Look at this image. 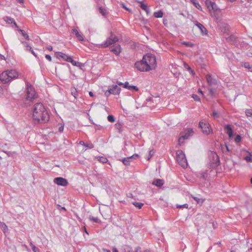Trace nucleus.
Listing matches in <instances>:
<instances>
[{
  "instance_id": "f257e3e1",
  "label": "nucleus",
  "mask_w": 252,
  "mask_h": 252,
  "mask_svg": "<svg viewBox=\"0 0 252 252\" xmlns=\"http://www.w3.org/2000/svg\"><path fill=\"white\" fill-rule=\"evenodd\" d=\"M32 112L33 123L35 125L45 124L49 120L48 113L41 103H35L33 106Z\"/></svg>"
},
{
  "instance_id": "f03ea898",
  "label": "nucleus",
  "mask_w": 252,
  "mask_h": 252,
  "mask_svg": "<svg viewBox=\"0 0 252 252\" xmlns=\"http://www.w3.org/2000/svg\"><path fill=\"white\" fill-rule=\"evenodd\" d=\"M135 67L139 71L141 72H147L152 70L150 65L147 63L144 60L143 56L142 59L140 61L136 62L135 63Z\"/></svg>"
},
{
  "instance_id": "7ed1b4c3",
  "label": "nucleus",
  "mask_w": 252,
  "mask_h": 252,
  "mask_svg": "<svg viewBox=\"0 0 252 252\" xmlns=\"http://www.w3.org/2000/svg\"><path fill=\"white\" fill-rule=\"evenodd\" d=\"M210 166L212 168H215L220 165V158L216 152H211L209 155Z\"/></svg>"
},
{
  "instance_id": "20e7f679",
  "label": "nucleus",
  "mask_w": 252,
  "mask_h": 252,
  "mask_svg": "<svg viewBox=\"0 0 252 252\" xmlns=\"http://www.w3.org/2000/svg\"><path fill=\"white\" fill-rule=\"evenodd\" d=\"M144 60L146 63L150 65V67L152 70L156 68L157 66V61L156 57L154 55L148 53L144 55Z\"/></svg>"
},
{
  "instance_id": "39448f33",
  "label": "nucleus",
  "mask_w": 252,
  "mask_h": 252,
  "mask_svg": "<svg viewBox=\"0 0 252 252\" xmlns=\"http://www.w3.org/2000/svg\"><path fill=\"white\" fill-rule=\"evenodd\" d=\"M27 100L32 101L37 97V94L35 92L34 89L30 83L27 84Z\"/></svg>"
},
{
  "instance_id": "423d86ee",
  "label": "nucleus",
  "mask_w": 252,
  "mask_h": 252,
  "mask_svg": "<svg viewBox=\"0 0 252 252\" xmlns=\"http://www.w3.org/2000/svg\"><path fill=\"white\" fill-rule=\"evenodd\" d=\"M119 41V38L116 36L112 32L110 33V36L107 38L106 41L101 44V47L106 48L110 45L114 44Z\"/></svg>"
},
{
  "instance_id": "0eeeda50",
  "label": "nucleus",
  "mask_w": 252,
  "mask_h": 252,
  "mask_svg": "<svg viewBox=\"0 0 252 252\" xmlns=\"http://www.w3.org/2000/svg\"><path fill=\"white\" fill-rule=\"evenodd\" d=\"M176 154V159L178 163L183 167H186L188 165V163L184 153L182 151L179 150L177 152Z\"/></svg>"
},
{
  "instance_id": "6e6552de",
  "label": "nucleus",
  "mask_w": 252,
  "mask_h": 252,
  "mask_svg": "<svg viewBox=\"0 0 252 252\" xmlns=\"http://www.w3.org/2000/svg\"><path fill=\"white\" fill-rule=\"evenodd\" d=\"M193 131L192 128H188L187 131L181 133V136L179 137L178 141L179 144L181 145L184 143V140L188 139L192 135Z\"/></svg>"
},
{
  "instance_id": "1a4fd4ad",
  "label": "nucleus",
  "mask_w": 252,
  "mask_h": 252,
  "mask_svg": "<svg viewBox=\"0 0 252 252\" xmlns=\"http://www.w3.org/2000/svg\"><path fill=\"white\" fill-rule=\"evenodd\" d=\"M227 40L232 44L234 45L238 48L241 47V44L243 42L241 41L242 39L241 38H239L234 34L230 35L229 37L227 38Z\"/></svg>"
},
{
  "instance_id": "9d476101",
  "label": "nucleus",
  "mask_w": 252,
  "mask_h": 252,
  "mask_svg": "<svg viewBox=\"0 0 252 252\" xmlns=\"http://www.w3.org/2000/svg\"><path fill=\"white\" fill-rule=\"evenodd\" d=\"M121 90V88L117 85H112L111 88L105 92L104 94L106 97H108L111 94L114 95L119 94L120 93Z\"/></svg>"
},
{
  "instance_id": "9b49d317",
  "label": "nucleus",
  "mask_w": 252,
  "mask_h": 252,
  "mask_svg": "<svg viewBox=\"0 0 252 252\" xmlns=\"http://www.w3.org/2000/svg\"><path fill=\"white\" fill-rule=\"evenodd\" d=\"M199 127L201 128L202 132L206 135H209L212 131L209 123L201 121L199 123Z\"/></svg>"
},
{
  "instance_id": "f8f14e48",
  "label": "nucleus",
  "mask_w": 252,
  "mask_h": 252,
  "mask_svg": "<svg viewBox=\"0 0 252 252\" xmlns=\"http://www.w3.org/2000/svg\"><path fill=\"white\" fill-rule=\"evenodd\" d=\"M54 182L58 185L66 186L68 183L67 180L63 177H57L54 179Z\"/></svg>"
},
{
  "instance_id": "ddd939ff",
  "label": "nucleus",
  "mask_w": 252,
  "mask_h": 252,
  "mask_svg": "<svg viewBox=\"0 0 252 252\" xmlns=\"http://www.w3.org/2000/svg\"><path fill=\"white\" fill-rule=\"evenodd\" d=\"M0 80L4 84L7 83L11 81L7 73L5 71H3L0 75Z\"/></svg>"
},
{
  "instance_id": "4468645a",
  "label": "nucleus",
  "mask_w": 252,
  "mask_h": 252,
  "mask_svg": "<svg viewBox=\"0 0 252 252\" xmlns=\"http://www.w3.org/2000/svg\"><path fill=\"white\" fill-rule=\"evenodd\" d=\"M110 50L114 53L116 55L118 56L121 52V47L119 44L115 45L110 47Z\"/></svg>"
},
{
  "instance_id": "2eb2a0df",
  "label": "nucleus",
  "mask_w": 252,
  "mask_h": 252,
  "mask_svg": "<svg viewBox=\"0 0 252 252\" xmlns=\"http://www.w3.org/2000/svg\"><path fill=\"white\" fill-rule=\"evenodd\" d=\"M5 71L7 73L11 81L14 79L17 78L18 76V73L15 70H7Z\"/></svg>"
},
{
  "instance_id": "dca6fc26",
  "label": "nucleus",
  "mask_w": 252,
  "mask_h": 252,
  "mask_svg": "<svg viewBox=\"0 0 252 252\" xmlns=\"http://www.w3.org/2000/svg\"><path fill=\"white\" fill-rule=\"evenodd\" d=\"M195 25L198 27V28L200 30L201 33L203 35H206L207 34L208 31L206 28L201 23L198 22L197 21L194 22Z\"/></svg>"
},
{
  "instance_id": "f3484780",
  "label": "nucleus",
  "mask_w": 252,
  "mask_h": 252,
  "mask_svg": "<svg viewBox=\"0 0 252 252\" xmlns=\"http://www.w3.org/2000/svg\"><path fill=\"white\" fill-rule=\"evenodd\" d=\"M226 133L228 134L229 138H231L233 136V131L232 126L230 125H226L224 127Z\"/></svg>"
},
{
  "instance_id": "a211bd4d",
  "label": "nucleus",
  "mask_w": 252,
  "mask_h": 252,
  "mask_svg": "<svg viewBox=\"0 0 252 252\" xmlns=\"http://www.w3.org/2000/svg\"><path fill=\"white\" fill-rule=\"evenodd\" d=\"M205 4L209 10H215L217 9V5L214 2L209 0H206L205 1Z\"/></svg>"
},
{
  "instance_id": "6ab92c4d",
  "label": "nucleus",
  "mask_w": 252,
  "mask_h": 252,
  "mask_svg": "<svg viewBox=\"0 0 252 252\" xmlns=\"http://www.w3.org/2000/svg\"><path fill=\"white\" fill-rule=\"evenodd\" d=\"M124 88L128 89L130 91H138L139 89L137 87L133 85H129L128 82H126L124 84Z\"/></svg>"
},
{
  "instance_id": "aec40b11",
  "label": "nucleus",
  "mask_w": 252,
  "mask_h": 252,
  "mask_svg": "<svg viewBox=\"0 0 252 252\" xmlns=\"http://www.w3.org/2000/svg\"><path fill=\"white\" fill-rule=\"evenodd\" d=\"M21 42L24 45L25 47L26 48V50L27 51H30L31 52L32 54H33L35 57L36 58H38L37 54L34 52L33 50L32 49V47L28 44V43L26 41H21Z\"/></svg>"
},
{
  "instance_id": "412c9836",
  "label": "nucleus",
  "mask_w": 252,
  "mask_h": 252,
  "mask_svg": "<svg viewBox=\"0 0 252 252\" xmlns=\"http://www.w3.org/2000/svg\"><path fill=\"white\" fill-rule=\"evenodd\" d=\"M55 55L57 58L59 59H62V60L65 61H66V58H69L70 56H67V55L60 52H56Z\"/></svg>"
},
{
  "instance_id": "4be33fe9",
  "label": "nucleus",
  "mask_w": 252,
  "mask_h": 252,
  "mask_svg": "<svg viewBox=\"0 0 252 252\" xmlns=\"http://www.w3.org/2000/svg\"><path fill=\"white\" fill-rule=\"evenodd\" d=\"M206 79L209 85L217 84V81L216 79L213 78L211 75L210 74L207 75Z\"/></svg>"
},
{
  "instance_id": "5701e85b",
  "label": "nucleus",
  "mask_w": 252,
  "mask_h": 252,
  "mask_svg": "<svg viewBox=\"0 0 252 252\" xmlns=\"http://www.w3.org/2000/svg\"><path fill=\"white\" fill-rule=\"evenodd\" d=\"M72 33H74L76 38L79 40V41H84V37L83 35L81 34H80L79 32L77 31L76 29H73L72 30Z\"/></svg>"
},
{
  "instance_id": "b1692460",
  "label": "nucleus",
  "mask_w": 252,
  "mask_h": 252,
  "mask_svg": "<svg viewBox=\"0 0 252 252\" xmlns=\"http://www.w3.org/2000/svg\"><path fill=\"white\" fill-rule=\"evenodd\" d=\"M164 181L162 179H156L155 180L153 183L152 184L153 185H155L158 187H161L163 184H164Z\"/></svg>"
},
{
  "instance_id": "393cba45",
  "label": "nucleus",
  "mask_w": 252,
  "mask_h": 252,
  "mask_svg": "<svg viewBox=\"0 0 252 252\" xmlns=\"http://www.w3.org/2000/svg\"><path fill=\"white\" fill-rule=\"evenodd\" d=\"M191 198H193L200 206H201L205 201V199L202 198H198V197L195 196L193 195H190Z\"/></svg>"
},
{
  "instance_id": "a878e982",
  "label": "nucleus",
  "mask_w": 252,
  "mask_h": 252,
  "mask_svg": "<svg viewBox=\"0 0 252 252\" xmlns=\"http://www.w3.org/2000/svg\"><path fill=\"white\" fill-rule=\"evenodd\" d=\"M140 8L143 9V10L145 11V12H146L147 14L148 15L149 14H150V9L148 7V6L147 4L144 3L143 2H140Z\"/></svg>"
},
{
  "instance_id": "bb28decb",
  "label": "nucleus",
  "mask_w": 252,
  "mask_h": 252,
  "mask_svg": "<svg viewBox=\"0 0 252 252\" xmlns=\"http://www.w3.org/2000/svg\"><path fill=\"white\" fill-rule=\"evenodd\" d=\"M0 227L4 233H5L8 230V227L4 222L0 221Z\"/></svg>"
},
{
  "instance_id": "cd10ccee",
  "label": "nucleus",
  "mask_w": 252,
  "mask_h": 252,
  "mask_svg": "<svg viewBox=\"0 0 252 252\" xmlns=\"http://www.w3.org/2000/svg\"><path fill=\"white\" fill-rule=\"evenodd\" d=\"M115 128L118 130L119 132L121 133L122 131V123L118 122L115 125Z\"/></svg>"
},
{
  "instance_id": "c85d7f7f",
  "label": "nucleus",
  "mask_w": 252,
  "mask_h": 252,
  "mask_svg": "<svg viewBox=\"0 0 252 252\" xmlns=\"http://www.w3.org/2000/svg\"><path fill=\"white\" fill-rule=\"evenodd\" d=\"M66 62L71 63L74 66H76L78 64L77 62L73 60L71 56H69V58H66Z\"/></svg>"
},
{
  "instance_id": "c756f323",
  "label": "nucleus",
  "mask_w": 252,
  "mask_h": 252,
  "mask_svg": "<svg viewBox=\"0 0 252 252\" xmlns=\"http://www.w3.org/2000/svg\"><path fill=\"white\" fill-rule=\"evenodd\" d=\"M19 31L21 32L22 35L26 39L29 40L30 37L28 34L26 33V32L23 30H19Z\"/></svg>"
},
{
  "instance_id": "7c9ffc66",
  "label": "nucleus",
  "mask_w": 252,
  "mask_h": 252,
  "mask_svg": "<svg viewBox=\"0 0 252 252\" xmlns=\"http://www.w3.org/2000/svg\"><path fill=\"white\" fill-rule=\"evenodd\" d=\"M132 204L134 205L136 207L138 208V209H141L142 207L144 205V204L141 202H132Z\"/></svg>"
},
{
  "instance_id": "2f4dec72",
  "label": "nucleus",
  "mask_w": 252,
  "mask_h": 252,
  "mask_svg": "<svg viewBox=\"0 0 252 252\" xmlns=\"http://www.w3.org/2000/svg\"><path fill=\"white\" fill-rule=\"evenodd\" d=\"M30 245L31 247L33 252H40V250L36 247L31 242Z\"/></svg>"
},
{
  "instance_id": "473e14b6",
  "label": "nucleus",
  "mask_w": 252,
  "mask_h": 252,
  "mask_svg": "<svg viewBox=\"0 0 252 252\" xmlns=\"http://www.w3.org/2000/svg\"><path fill=\"white\" fill-rule=\"evenodd\" d=\"M154 16L156 18H161L163 16V12L159 10L154 13Z\"/></svg>"
},
{
  "instance_id": "72a5a7b5",
  "label": "nucleus",
  "mask_w": 252,
  "mask_h": 252,
  "mask_svg": "<svg viewBox=\"0 0 252 252\" xmlns=\"http://www.w3.org/2000/svg\"><path fill=\"white\" fill-rule=\"evenodd\" d=\"M184 67L189 72V73L191 74H192V75H194V73L193 70L191 68V67L187 63L184 64Z\"/></svg>"
},
{
  "instance_id": "f704fd0d",
  "label": "nucleus",
  "mask_w": 252,
  "mask_h": 252,
  "mask_svg": "<svg viewBox=\"0 0 252 252\" xmlns=\"http://www.w3.org/2000/svg\"><path fill=\"white\" fill-rule=\"evenodd\" d=\"M6 18L7 20V21L9 23H10L11 24H13L16 27H17V28L18 27V26H17L16 23L15 22V21L13 19L10 18V17H6Z\"/></svg>"
},
{
  "instance_id": "c9c22d12",
  "label": "nucleus",
  "mask_w": 252,
  "mask_h": 252,
  "mask_svg": "<svg viewBox=\"0 0 252 252\" xmlns=\"http://www.w3.org/2000/svg\"><path fill=\"white\" fill-rule=\"evenodd\" d=\"M71 94L75 98H76V97H77V96L78 95V92H77V90L75 88H73L71 89Z\"/></svg>"
},
{
  "instance_id": "e433bc0d",
  "label": "nucleus",
  "mask_w": 252,
  "mask_h": 252,
  "mask_svg": "<svg viewBox=\"0 0 252 252\" xmlns=\"http://www.w3.org/2000/svg\"><path fill=\"white\" fill-rule=\"evenodd\" d=\"M89 220H92L94 222H96V223H98L100 222V221L96 217H94L93 216H90L89 218Z\"/></svg>"
},
{
  "instance_id": "4c0bfd02",
  "label": "nucleus",
  "mask_w": 252,
  "mask_h": 252,
  "mask_svg": "<svg viewBox=\"0 0 252 252\" xmlns=\"http://www.w3.org/2000/svg\"><path fill=\"white\" fill-rule=\"evenodd\" d=\"M98 161L103 163H105L108 161V159L106 158H104L103 157H99Z\"/></svg>"
},
{
  "instance_id": "58836bf2",
  "label": "nucleus",
  "mask_w": 252,
  "mask_h": 252,
  "mask_svg": "<svg viewBox=\"0 0 252 252\" xmlns=\"http://www.w3.org/2000/svg\"><path fill=\"white\" fill-rule=\"evenodd\" d=\"M139 157V156L138 154H134L132 156L127 157V158L130 160V161L131 162L133 159H135L136 158H138Z\"/></svg>"
},
{
  "instance_id": "ea45409f",
  "label": "nucleus",
  "mask_w": 252,
  "mask_h": 252,
  "mask_svg": "<svg viewBox=\"0 0 252 252\" xmlns=\"http://www.w3.org/2000/svg\"><path fill=\"white\" fill-rule=\"evenodd\" d=\"M246 115L248 117H252V109H247L245 112Z\"/></svg>"
},
{
  "instance_id": "a19ab883",
  "label": "nucleus",
  "mask_w": 252,
  "mask_h": 252,
  "mask_svg": "<svg viewBox=\"0 0 252 252\" xmlns=\"http://www.w3.org/2000/svg\"><path fill=\"white\" fill-rule=\"evenodd\" d=\"M108 120L111 123H114L115 121L114 117L112 115H109L107 117Z\"/></svg>"
},
{
  "instance_id": "79ce46f5",
  "label": "nucleus",
  "mask_w": 252,
  "mask_h": 252,
  "mask_svg": "<svg viewBox=\"0 0 252 252\" xmlns=\"http://www.w3.org/2000/svg\"><path fill=\"white\" fill-rule=\"evenodd\" d=\"M119 4H120V5L122 7L124 8V9H125L126 10H127V11H129V12H130V11H131V10H130V9H129L128 8H127V7H126V4H125L123 2H122V1H121V2H120V3H119Z\"/></svg>"
},
{
  "instance_id": "37998d69",
  "label": "nucleus",
  "mask_w": 252,
  "mask_h": 252,
  "mask_svg": "<svg viewBox=\"0 0 252 252\" xmlns=\"http://www.w3.org/2000/svg\"><path fill=\"white\" fill-rule=\"evenodd\" d=\"M236 143H240L242 140V137L240 135H237L234 139Z\"/></svg>"
},
{
  "instance_id": "c03bdc74",
  "label": "nucleus",
  "mask_w": 252,
  "mask_h": 252,
  "mask_svg": "<svg viewBox=\"0 0 252 252\" xmlns=\"http://www.w3.org/2000/svg\"><path fill=\"white\" fill-rule=\"evenodd\" d=\"M244 67L249 69L251 71H252V65H250L249 63H245Z\"/></svg>"
},
{
  "instance_id": "a18cd8bd",
  "label": "nucleus",
  "mask_w": 252,
  "mask_h": 252,
  "mask_svg": "<svg viewBox=\"0 0 252 252\" xmlns=\"http://www.w3.org/2000/svg\"><path fill=\"white\" fill-rule=\"evenodd\" d=\"M192 97L195 101H200V98L197 94H193L192 95Z\"/></svg>"
},
{
  "instance_id": "49530a36",
  "label": "nucleus",
  "mask_w": 252,
  "mask_h": 252,
  "mask_svg": "<svg viewBox=\"0 0 252 252\" xmlns=\"http://www.w3.org/2000/svg\"><path fill=\"white\" fill-rule=\"evenodd\" d=\"M188 204H184L183 205H177V208H188Z\"/></svg>"
},
{
  "instance_id": "de8ad7c7",
  "label": "nucleus",
  "mask_w": 252,
  "mask_h": 252,
  "mask_svg": "<svg viewBox=\"0 0 252 252\" xmlns=\"http://www.w3.org/2000/svg\"><path fill=\"white\" fill-rule=\"evenodd\" d=\"M155 153V152L153 150H151L149 151V157L147 158V160H149L153 156L154 154Z\"/></svg>"
},
{
  "instance_id": "09e8293b",
  "label": "nucleus",
  "mask_w": 252,
  "mask_h": 252,
  "mask_svg": "<svg viewBox=\"0 0 252 252\" xmlns=\"http://www.w3.org/2000/svg\"><path fill=\"white\" fill-rule=\"evenodd\" d=\"M183 44L189 47H192L194 45V44L190 42H184Z\"/></svg>"
},
{
  "instance_id": "8fccbe9b",
  "label": "nucleus",
  "mask_w": 252,
  "mask_h": 252,
  "mask_svg": "<svg viewBox=\"0 0 252 252\" xmlns=\"http://www.w3.org/2000/svg\"><path fill=\"white\" fill-rule=\"evenodd\" d=\"M130 160L128 159V158H126V160H125V165L126 166H128L130 165Z\"/></svg>"
},
{
  "instance_id": "3c124183",
  "label": "nucleus",
  "mask_w": 252,
  "mask_h": 252,
  "mask_svg": "<svg viewBox=\"0 0 252 252\" xmlns=\"http://www.w3.org/2000/svg\"><path fill=\"white\" fill-rule=\"evenodd\" d=\"M212 116L216 118H218L219 117L218 113L215 111H213Z\"/></svg>"
},
{
  "instance_id": "603ef678",
  "label": "nucleus",
  "mask_w": 252,
  "mask_h": 252,
  "mask_svg": "<svg viewBox=\"0 0 252 252\" xmlns=\"http://www.w3.org/2000/svg\"><path fill=\"white\" fill-rule=\"evenodd\" d=\"M194 5L198 9H199L201 7L199 3L197 2V0L194 3Z\"/></svg>"
},
{
  "instance_id": "864d4df0",
  "label": "nucleus",
  "mask_w": 252,
  "mask_h": 252,
  "mask_svg": "<svg viewBox=\"0 0 252 252\" xmlns=\"http://www.w3.org/2000/svg\"><path fill=\"white\" fill-rule=\"evenodd\" d=\"M77 65H76V66L79 67L80 68H82V67L84 66L85 65L84 63H82L80 62H77Z\"/></svg>"
},
{
  "instance_id": "5fc2aeb1",
  "label": "nucleus",
  "mask_w": 252,
  "mask_h": 252,
  "mask_svg": "<svg viewBox=\"0 0 252 252\" xmlns=\"http://www.w3.org/2000/svg\"><path fill=\"white\" fill-rule=\"evenodd\" d=\"M244 159L248 161H252V158L250 156H246L244 158Z\"/></svg>"
},
{
  "instance_id": "6e6d98bb",
  "label": "nucleus",
  "mask_w": 252,
  "mask_h": 252,
  "mask_svg": "<svg viewBox=\"0 0 252 252\" xmlns=\"http://www.w3.org/2000/svg\"><path fill=\"white\" fill-rule=\"evenodd\" d=\"M209 94L211 96H214L215 95V92L213 89H209Z\"/></svg>"
},
{
  "instance_id": "4d7b16f0",
  "label": "nucleus",
  "mask_w": 252,
  "mask_h": 252,
  "mask_svg": "<svg viewBox=\"0 0 252 252\" xmlns=\"http://www.w3.org/2000/svg\"><path fill=\"white\" fill-rule=\"evenodd\" d=\"M86 147H88L89 149H92L94 148V145L92 144H86V146H85Z\"/></svg>"
},
{
  "instance_id": "13d9d810",
  "label": "nucleus",
  "mask_w": 252,
  "mask_h": 252,
  "mask_svg": "<svg viewBox=\"0 0 252 252\" xmlns=\"http://www.w3.org/2000/svg\"><path fill=\"white\" fill-rule=\"evenodd\" d=\"M45 58L49 60L50 62L52 61V58L50 55H46Z\"/></svg>"
},
{
  "instance_id": "bf43d9fd",
  "label": "nucleus",
  "mask_w": 252,
  "mask_h": 252,
  "mask_svg": "<svg viewBox=\"0 0 252 252\" xmlns=\"http://www.w3.org/2000/svg\"><path fill=\"white\" fill-rule=\"evenodd\" d=\"M141 248L140 247H137L135 248L134 252H140Z\"/></svg>"
},
{
  "instance_id": "052dcab7",
  "label": "nucleus",
  "mask_w": 252,
  "mask_h": 252,
  "mask_svg": "<svg viewBox=\"0 0 252 252\" xmlns=\"http://www.w3.org/2000/svg\"><path fill=\"white\" fill-rule=\"evenodd\" d=\"M116 83H117V84L118 85H119V86H123L124 87V83H122V82H120V81H117L116 82Z\"/></svg>"
},
{
  "instance_id": "680f3d73",
  "label": "nucleus",
  "mask_w": 252,
  "mask_h": 252,
  "mask_svg": "<svg viewBox=\"0 0 252 252\" xmlns=\"http://www.w3.org/2000/svg\"><path fill=\"white\" fill-rule=\"evenodd\" d=\"M46 49L49 51H51L53 49V47L52 46L49 45L46 47Z\"/></svg>"
},
{
  "instance_id": "e2e57ef3",
  "label": "nucleus",
  "mask_w": 252,
  "mask_h": 252,
  "mask_svg": "<svg viewBox=\"0 0 252 252\" xmlns=\"http://www.w3.org/2000/svg\"><path fill=\"white\" fill-rule=\"evenodd\" d=\"M59 130L60 132H63V126H62L59 128Z\"/></svg>"
},
{
  "instance_id": "0e129e2a",
  "label": "nucleus",
  "mask_w": 252,
  "mask_h": 252,
  "mask_svg": "<svg viewBox=\"0 0 252 252\" xmlns=\"http://www.w3.org/2000/svg\"><path fill=\"white\" fill-rule=\"evenodd\" d=\"M102 251L103 252H111V251L109 250H107L104 248L102 249Z\"/></svg>"
},
{
  "instance_id": "69168bd1",
  "label": "nucleus",
  "mask_w": 252,
  "mask_h": 252,
  "mask_svg": "<svg viewBox=\"0 0 252 252\" xmlns=\"http://www.w3.org/2000/svg\"><path fill=\"white\" fill-rule=\"evenodd\" d=\"M80 144L82 145H83V146H86V143L83 141H81L80 142Z\"/></svg>"
},
{
  "instance_id": "338daca9",
  "label": "nucleus",
  "mask_w": 252,
  "mask_h": 252,
  "mask_svg": "<svg viewBox=\"0 0 252 252\" xmlns=\"http://www.w3.org/2000/svg\"><path fill=\"white\" fill-rule=\"evenodd\" d=\"M126 158H125L122 159H120V160L121 161L124 163V164H125Z\"/></svg>"
},
{
  "instance_id": "774afa93",
  "label": "nucleus",
  "mask_w": 252,
  "mask_h": 252,
  "mask_svg": "<svg viewBox=\"0 0 252 252\" xmlns=\"http://www.w3.org/2000/svg\"><path fill=\"white\" fill-rule=\"evenodd\" d=\"M113 252H118V251L117 250V249L115 248H114L113 249Z\"/></svg>"
}]
</instances>
